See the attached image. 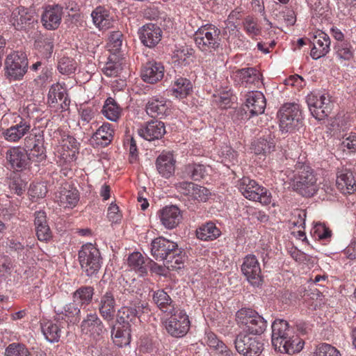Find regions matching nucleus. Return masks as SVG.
<instances>
[{
  "label": "nucleus",
  "instance_id": "f257e3e1",
  "mask_svg": "<svg viewBox=\"0 0 356 356\" xmlns=\"http://www.w3.org/2000/svg\"><path fill=\"white\" fill-rule=\"evenodd\" d=\"M7 161L13 169H26L30 161L40 162L46 159L44 138L40 134H30L24 138V150L14 147L6 152Z\"/></svg>",
  "mask_w": 356,
  "mask_h": 356
},
{
  "label": "nucleus",
  "instance_id": "f03ea898",
  "mask_svg": "<svg viewBox=\"0 0 356 356\" xmlns=\"http://www.w3.org/2000/svg\"><path fill=\"white\" fill-rule=\"evenodd\" d=\"M272 343L280 353L293 355L300 352L304 341L295 334L287 321L277 319L272 324Z\"/></svg>",
  "mask_w": 356,
  "mask_h": 356
},
{
  "label": "nucleus",
  "instance_id": "7ed1b4c3",
  "mask_svg": "<svg viewBox=\"0 0 356 356\" xmlns=\"http://www.w3.org/2000/svg\"><path fill=\"white\" fill-rule=\"evenodd\" d=\"M151 253L158 261H163V264L169 270H176L181 268L184 254L178 248L176 243L164 237H158L152 241Z\"/></svg>",
  "mask_w": 356,
  "mask_h": 356
},
{
  "label": "nucleus",
  "instance_id": "20e7f679",
  "mask_svg": "<svg viewBox=\"0 0 356 356\" xmlns=\"http://www.w3.org/2000/svg\"><path fill=\"white\" fill-rule=\"evenodd\" d=\"M220 30L213 24H205L194 33L197 47L205 54H213L221 49Z\"/></svg>",
  "mask_w": 356,
  "mask_h": 356
},
{
  "label": "nucleus",
  "instance_id": "39448f33",
  "mask_svg": "<svg viewBox=\"0 0 356 356\" xmlns=\"http://www.w3.org/2000/svg\"><path fill=\"white\" fill-rule=\"evenodd\" d=\"M236 320L243 332L260 335L267 327V321L251 308H242L236 314Z\"/></svg>",
  "mask_w": 356,
  "mask_h": 356
},
{
  "label": "nucleus",
  "instance_id": "423d86ee",
  "mask_svg": "<svg viewBox=\"0 0 356 356\" xmlns=\"http://www.w3.org/2000/svg\"><path fill=\"white\" fill-rule=\"evenodd\" d=\"M101 256L99 250L92 243L82 245L79 252V260L82 270L88 276L97 274L101 268Z\"/></svg>",
  "mask_w": 356,
  "mask_h": 356
},
{
  "label": "nucleus",
  "instance_id": "0eeeda50",
  "mask_svg": "<svg viewBox=\"0 0 356 356\" xmlns=\"http://www.w3.org/2000/svg\"><path fill=\"white\" fill-rule=\"evenodd\" d=\"M238 189L242 195L250 200L259 202L264 205H267L271 202L270 193L248 177H243L239 181Z\"/></svg>",
  "mask_w": 356,
  "mask_h": 356
},
{
  "label": "nucleus",
  "instance_id": "6e6552de",
  "mask_svg": "<svg viewBox=\"0 0 356 356\" xmlns=\"http://www.w3.org/2000/svg\"><path fill=\"white\" fill-rule=\"evenodd\" d=\"M234 345L236 351L244 356H259L264 349L259 337L245 332L236 335Z\"/></svg>",
  "mask_w": 356,
  "mask_h": 356
},
{
  "label": "nucleus",
  "instance_id": "1a4fd4ad",
  "mask_svg": "<svg viewBox=\"0 0 356 356\" xmlns=\"http://www.w3.org/2000/svg\"><path fill=\"white\" fill-rule=\"evenodd\" d=\"M306 101L312 115L321 120L329 115L333 107V103L328 95L311 92Z\"/></svg>",
  "mask_w": 356,
  "mask_h": 356
},
{
  "label": "nucleus",
  "instance_id": "9d476101",
  "mask_svg": "<svg viewBox=\"0 0 356 356\" xmlns=\"http://www.w3.org/2000/svg\"><path fill=\"white\" fill-rule=\"evenodd\" d=\"M6 70L10 79L17 80L26 74L28 67V60L24 52L15 51L10 54L6 60Z\"/></svg>",
  "mask_w": 356,
  "mask_h": 356
},
{
  "label": "nucleus",
  "instance_id": "9b49d317",
  "mask_svg": "<svg viewBox=\"0 0 356 356\" xmlns=\"http://www.w3.org/2000/svg\"><path fill=\"white\" fill-rule=\"evenodd\" d=\"M149 312L148 305L143 302H138L131 306H124L118 309L116 315V321L120 325H131L140 322L141 314Z\"/></svg>",
  "mask_w": 356,
  "mask_h": 356
},
{
  "label": "nucleus",
  "instance_id": "f8f14e48",
  "mask_svg": "<svg viewBox=\"0 0 356 356\" xmlns=\"http://www.w3.org/2000/svg\"><path fill=\"white\" fill-rule=\"evenodd\" d=\"M295 189L302 196L309 197L317 191V178L314 170L308 165H304L299 172Z\"/></svg>",
  "mask_w": 356,
  "mask_h": 356
},
{
  "label": "nucleus",
  "instance_id": "ddd939ff",
  "mask_svg": "<svg viewBox=\"0 0 356 356\" xmlns=\"http://www.w3.org/2000/svg\"><path fill=\"white\" fill-rule=\"evenodd\" d=\"M10 22L18 31H26L38 22L35 13L30 9L19 6L15 8L10 15Z\"/></svg>",
  "mask_w": 356,
  "mask_h": 356
},
{
  "label": "nucleus",
  "instance_id": "4468645a",
  "mask_svg": "<svg viewBox=\"0 0 356 356\" xmlns=\"http://www.w3.org/2000/svg\"><path fill=\"white\" fill-rule=\"evenodd\" d=\"M168 334L174 337H182L188 331L190 322L188 316L182 311L176 312L165 323Z\"/></svg>",
  "mask_w": 356,
  "mask_h": 356
},
{
  "label": "nucleus",
  "instance_id": "2eb2a0df",
  "mask_svg": "<svg viewBox=\"0 0 356 356\" xmlns=\"http://www.w3.org/2000/svg\"><path fill=\"white\" fill-rule=\"evenodd\" d=\"M280 118V127L282 131H291L297 127L299 118L300 111L298 105L295 104H284L278 112Z\"/></svg>",
  "mask_w": 356,
  "mask_h": 356
},
{
  "label": "nucleus",
  "instance_id": "dca6fc26",
  "mask_svg": "<svg viewBox=\"0 0 356 356\" xmlns=\"http://www.w3.org/2000/svg\"><path fill=\"white\" fill-rule=\"evenodd\" d=\"M241 271L251 285L254 286L261 285L263 277L261 267L254 255L248 254L244 258L241 265Z\"/></svg>",
  "mask_w": 356,
  "mask_h": 356
},
{
  "label": "nucleus",
  "instance_id": "f3484780",
  "mask_svg": "<svg viewBox=\"0 0 356 356\" xmlns=\"http://www.w3.org/2000/svg\"><path fill=\"white\" fill-rule=\"evenodd\" d=\"M81 330L83 334L97 339L101 337L106 329L96 312L88 314L81 323Z\"/></svg>",
  "mask_w": 356,
  "mask_h": 356
},
{
  "label": "nucleus",
  "instance_id": "a211bd4d",
  "mask_svg": "<svg viewBox=\"0 0 356 356\" xmlns=\"http://www.w3.org/2000/svg\"><path fill=\"white\" fill-rule=\"evenodd\" d=\"M63 8L58 4L48 5L44 8L41 22L47 30H56L61 23Z\"/></svg>",
  "mask_w": 356,
  "mask_h": 356
},
{
  "label": "nucleus",
  "instance_id": "6ab92c4d",
  "mask_svg": "<svg viewBox=\"0 0 356 356\" xmlns=\"http://www.w3.org/2000/svg\"><path fill=\"white\" fill-rule=\"evenodd\" d=\"M139 38L141 42L149 48L156 47L162 38L161 28L153 23H148L143 25L138 31Z\"/></svg>",
  "mask_w": 356,
  "mask_h": 356
},
{
  "label": "nucleus",
  "instance_id": "aec40b11",
  "mask_svg": "<svg viewBox=\"0 0 356 356\" xmlns=\"http://www.w3.org/2000/svg\"><path fill=\"white\" fill-rule=\"evenodd\" d=\"M313 47L310 56L314 60L325 56L330 51V38L327 34L321 31H317L312 40Z\"/></svg>",
  "mask_w": 356,
  "mask_h": 356
},
{
  "label": "nucleus",
  "instance_id": "412c9836",
  "mask_svg": "<svg viewBox=\"0 0 356 356\" xmlns=\"http://www.w3.org/2000/svg\"><path fill=\"white\" fill-rule=\"evenodd\" d=\"M116 301L112 291H107L98 301V311L99 314L106 321H111L114 319Z\"/></svg>",
  "mask_w": 356,
  "mask_h": 356
},
{
  "label": "nucleus",
  "instance_id": "4be33fe9",
  "mask_svg": "<svg viewBox=\"0 0 356 356\" xmlns=\"http://www.w3.org/2000/svg\"><path fill=\"white\" fill-rule=\"evenodd\" d=\"M161 223L168 229L176 227L181 219V211L177 206L165 207L157 213Z\"/></svg>",
  "mask_w": 356,
  "mask_h": 356
},
{
  "label": "nucleus",
  "instance_id": "5701e85b",
  "mask_svg": "<svg viewBox=\"0 0 356 356\" xmlns=\"http://www.w3.org/2000/svg\"><path fill=\"white\" fill-rule=\"evenodd\" d=\"M166 133L164 123L152 120L138 129V134L147 140L151 141L161 138Z\"/></svg>",
  "mask_w": 356,
  "mask_h": 356
},
{
  "label": "nucleus",
  "instance_id": "b1692460",
  "mask_svg": "<svg viewBox=\"0 0 356 356\" xmlns=\"http://www.w3.org/2000/svg\"><path fill=\"white\" fill-rule=\"evenodd\" d=\"M266 106V99L262 92L252 91L246 95L245 107L249 111L250 115L262 114Z\"/></svg>",
  "mask_w": 356,
  "mask_h": 356
},
{
  "label": "nucleus",
  "instance_id": "393cba45",
  "mask_svg": "<svg viewBox=\"0 0 356 356\" xmlns=\"http://www.w3.org/2000/svg\"><path fill=\"white\" fill-rule=\"evenodd\" d=\"M163 76L164 67L161 63L149 62L145 64L141 72L143 80L149 83L161 81Z\"/></svg>",
  "mask_w": 356,
  "mask_h": 356
},
{
  "label": "nucleus",
  "instance_id": "a878e982",
  "mask_svg": "<svg viewBox=\"0 0 356 356\" xmlns=\"http://www.w3.org/2000/svg\"><path fill=\"white\" fill-rule=\"evenodd\" d=\"M57 199L60 206L72 208L76 205L79 200V193L76 188L65 184L60 188Z\"/></svg>",
  "mask_w": 356,
  "mask_h": 356
},
{
  "label": "nucleus",
  "instance_id": "bb28decb",
  "mask_svg": "<svg viewBox=\"0 0 356 356\" xmlns=\"http://www.w3.org/2000/svg\"><path fill=\"white\" fill-rule=\"evenodd\" d=\"M34 225L38 240L47 241L51 238V232L47 223L46 213L38 211L34 213Z\"/></svg>",
  "mask_w": 356,
  "mask_h": 356
},
{
  "label": "nucleus",
  "instance_id": "cd10ccee",
  "mask_svg": "<svg viewBox=\"0 0 356 356\" xmlns=\"http://www.w3.org/2000/svg\"><path fill=\"white\" fill-rule=\"evenodd\" d=\"M67 90L63 85L53 84L49 91L48 102L51 104H58L62 109H66L70 104Z\"/></svg>",
  "mask_w": 356,
  "mask_h": 356
},
{
  "label": "nucleus",
  "instance_id": "c85d7f7f",
  "mask_svg": "<svg viewBox=\"0 0 356 356\" xmlns=\"http://www.w3.org/2000/svg\"><path fill=\"white\" fill-rule=\"evenodd\" d=\"M147 114L152 118H160L165 115L168 106L166 100L163 97H153L147 101L145 106Z\"/></svg>",
  "mask_w": 356,
  "mask_h": 356
},
{
  "label": "nucleus",
  "instance_id": "c756f323",
  "mask_svg": "<svg viewBox=\"0 0 356 356\" xmlns=\"http://www.w3.org/2000/svg\"><path fill=\"white\" fill-rule=\"evenodd\" d=\"M156 168L159 173L165 178L171 177L175 169V160L170 153H163L156 159Z\"/></svg>",
  "mask_w": 356,
  "mask_h": 356
},
{
  "label": "nucleus",
  "instance_id": "7c9ffc66",
  "mask_svg": "<svg viewBox=\"0 0 356 356\" xmlns=\"http://www.w3.org/2000/svg\"><path fill=\"white\" fill-rule=\"evenodd\" d=\"M336 186L342 193H353L356 191V181L353 173L346 170L339 172Z\"/></svg>",
  "mask_w": 356,
  "mask_h": 356
},
{
  "label": "nucleus",
  "instance_id": "2f4dec72",
  "mask_svg": "<svg viewBox=\"0 0 356 356\" xmlns=\"http://www.w3.org/2000/svg\"><path fill=\"white\" fill-rule=\"evenodd\" d=\"M92 22L99 30H107L112 26L113 17L103 7L96 8L91 13Z\"/></svg>",
  "mask_w": 356,
  "mask_h": 356
},
{
  "label": "nucleus",
  "instance_id": "473e14b6",
  "mask_svg": "<svg viewBox=\"0 0 356 356\" xmlns=\"http://www.w3.org/2000/svg\"><path fill=\"white\" fill-rule=\"evenodd\" d=\"M153 300L157 307L168 314H172L175 307L170 296L164 290H158L154 293Z\"/></svg>",
  "mask_w": 356,
  "mask_h": 356
},
{
  "label": "nucleus",
  "instance_id": "72a5a7b5",
  "mask_svg": "<svg viewBox=\"0 0 356 356\" xmlns=\"http://www.w3.org/2000/svg\"><path fill=\"white\" fill-rule=\"evenodd\" d=\"M208 174V167L199 163L186 165L182 172L183 178H190L194 181H200Z\"/></svg>",
  "mask_w": 356,
  "mask_h": 356
},
{
  "label": "nucleus",
  "instance_id": "f704fd0d",
  "mask_svg": "<svg viewBox=\"0 0 356 356\" xmlns=\"http://www.w3.org/2000/svg\"><path fill=\"white\" fill-rule=\"evenodd\" d=\"M220 230L212 222L202 224L196 230L197 237L202 241H213L220 236Z\"/></svg>",
  "mask_w": 356,
  "mask_h": 356
},
{
  "label": "nucleus",
  "instance_id": "c9c22d12",
  "mask_svg": "<svg viewBox=\"0 0 356 356\" xmlns=\"http://www.w3.org/2000/svg\"><path fill=\"white\" fill-rule=\"evenodd\" d=\"M236 74L243 83L254 85L258 88H260L261 74L256 69L253 67L243 68L237 70Z\"/></svg>",
  "mask_w": 356,
  "mask_h": 356
},
{
  "label": "nucleus",
  "instance_id": "e433bc0d",
  "mask_svg": "<svg viewBox=\"0 0 356 356\" xmlns=\"http://www.w3.org/2000/svg\"><path fill=\"white\" fill-rule=\"evenodd\" d=\"M132 331L133 327H131V325H122L116 329L113 327L112 336L114 343L120 347L129 344Z\"/></svg>",
  "mask_w": 356,
  "mask_h": 356
},
{
  "label": "nucleus",
  "instance_id": "4c0bfd02",
  "mask_svg": "<svg viewBox=\"0 0 356 356\" xmlns=\"http://www.w3.org/2000/svg\"><path fill=\"white\" fill-rule=\"evenodd\" d=\"M54 310L59 318H63V316H65L70 321H72L74 318L75 320L79 319L81 314V309L77 306V302L74 301L66 304L63 307L56 305Z\"/></svg>",
  "mask_w": 356,
  "mask_h": 356
},
{
  "label": "nucleus",
  "instance_id": "58836bf2",
  "mask_svg": "<svg viewBox=\"0 0 356 356\" xmlns=\"http://www.w3.org/2000/svg\"><path fill=\"white\" fill-rule=\"evenodd\" d=\"M114 130L109 123H104L93 134L92 139L102 146L108 145L113 140Z\"/></svg>",
  "mask_w": 356,
  "mask_h": 356
},
{
  "label": "nucleus",
  "instance_id": "ea45409f",
  "mask_svg": "<svg viewBox=\"0 0 356 356\" xmlns=\"http://www.w3.org/2000/svg\"><path fill=\"white\" fill-rule=\"evenodd\" d=\"M127 264L131 269L135 270L141 276L147 273L146 260L139 252H134L129 256Z\"/></svg>",
  "mask_w": 356,
  "mask_h": 356
},
{
  "label": "nucleus",
  "instance_id": "a19ab883",
  "mask_svg": "<svg viewBox=\"0 0 356 356\" xmlns=\"http://www.w3.org/2000/svg\"><path fill=\"white\" fill-rule=\"evenodd\" d=\"M42 331L49 342H57L60 337L61 325L58 321H47L42 325Z\"/></svg>",
  "mask_w": 356,
  "mask_h": 356
},
{
  "label": "nucleus",
  "instance_id": "79ce46f5",
  "mask_svg": "<svg viewBox=\"0 0 356 356\" xmlns=\"http://www.w3.org/2000/svg\"><path fill=\"white\" fill-rule=\"evenodd\" d=\"M94 295V288L90 286H83L77 289L72 295L74 302L83 305H89Z\"/></svg>",
  "mask_w": 356,
  "mask_h": 356
},
{
  "label": "nucleus",
  "instance_id": "37998d69",
  "mask_svg": "<svg viewBox=\"0 0 356 356\" xmlns=\"http://www.w3.org/2000/svg\"><path fill=\"white\" fill-rule=\"evenodd\" d=\"M102 113L108 120L116 122L120 118L121 108L113 98L109 97L106 100Z\"/></svg>",
  "mask_w": 356,
  "mask_h": 356
},
{
  "label": "nucleus",
  "instance_id": "c03bdc74",
  "mask_svg": "<svg viewBox=\"0 0 356 356\" xmlns=\"http://www.w3.org/2000/svg\"><path fill=\"white\" fill-rule=\"evenodd\" d=\"M275 143L271 138H259L252 143V149L256 154H266L274 150Z\"/></svg>",
  "mask_w": 356,
  "mask_h": 356
},
{
  "label": "nucleus",
  "instance_id": "a18cd8bd",
  "mask_svg": "<svg viewBox=\"0 0 356 356\" xmlns=\"http://www.w3.org/2000/svg\"><path fill=\"white\" fill-rule=\"evenodd\" d=\"M191 89L192 84L186 78L179 77L175 81L173 90L177 94V97L179 96L180 98L185 97Z\"/></svg>",
  "mask_w": 356,
  "mask_h": 356
},
{
  "label": "nucleus",
  "instance_id": "49530a36",
  "mask_svg": "<svg viewBox=\"0 0 356 356\" xmlns=\"http://www.w3.org/2000/svg\"><path fill=\"white\" fill-rule=\"evenodd\" d=\"M77 63L73 59L68 57L60 58L58 64V70L63 74L70 75L75 72Z\"/></svg>",
  "mask_w": 356,
  "mask_h": 356
},
{
  "label": "nucleus",
  "instance_id": "de8ad7c7",
  "mask_svg": "<svg viewBox=\"0 0 356 356\" xmlns=\"http://www.w3.org/2000/svg\"><path fill=\"white\" fill-rule=\"evenodd\" d=\"M5 355L6 356H31L25 346L17 343L10 344L6 349Z\"/></svg>",
  "mask_w": 356,
  "mask_h": 356
},
{
  "label": "nucleus",
  "instance_id": "09e8293b",
  "mask_svg": "<svg viewBox=\"0 0 356 356\" xmlns=\"http://www.w3.org/2000/svg\"><path fill=\"white\" fill-rule=\"evenodd\" d=\"M208 344L210 347L219 350L225 356H233L232 352L227 348V346L213 334L208 336Z\"/></svg>",
  "mask_w": 356,
  "mask_h": 356
},
{
  "label": "nucleus",
  "instance_id": "8fccbe9b",
  "mask_svg": "<svg viewBox=\"0 0 356 356\" xmlns=\"http://www.w3.org/2000/svg\"><path fill=\"white\" fill-rule=\"evenodd\" d=\"M316 356H341L340 352L334 346L328 343H321L317 346L315 352Z\"/></svg>",
  "mask_w": 356,
  "mask_h": 356
},
{
  "label": "nucleus",
  "instance_id": "3c124183",
  "mask_svg": "<svg viewBox=\"0 0 356 356\" xmlns=\"http://www.w3.org/2000/svg\"><path fill=\"white\" fill-rule=\"evenodd\" d=\"M191 191H192L191 197L199 202H206L211 194L207 188L195 184L193 188Z\"/></svg>",
  "mask_w": 356,
  "mask_h": 356
},
{
  "label": "nucleus",
  "instance_id": "603ef678",
  "mask_svg": "<svg viewBox=\"0 0 356 356\" xmlns=\"http://www.w3.org/2000/svg\"><path fill=\"white\" fill-rule=\"evenodd\" d=\"M122 33L118 31L110 34L108 43L110 51L116 52L120 50L122 44Z\"/></svg>",
  "mask_w": 356,
  "mask_h": 356
},
{
  "label": "nucleus",
  "instance_id": "864d4df0",
  "mask_svg": "<svg viewBox=\"0 0 356 356\" xmlns=\"http://www.w3.org/2000/svg\"><path fill=\"white\" fill-rule=\"evenodd\" d=\"M193 54L194 49L192 47L184 45L177 47L174 51V56L179 60L186 61V58L191 57Z\"/></svg>",
  "mask_w": 356,
  "mask_h": 356
},
{
  "label": "nucleus",
  "instance_id": "5fc2aeb1",
  "mask_svg": "<svg viewBox=\"0 0 356 356\" xmlns=\"http://www.w3.org/2000/svg\"><path fill=\"white\" fill-rule=\"evenodd\" d=\"M337 54L340 58L350 60L353 56V52L348 43H342L337 47Z\"/></svg>",
  "mask_w": 356,
  "mask_h": 356
},
{
  "label": "nucleus",
  "instance_id": "6e6d98bb",
  "mask_svg": "<svg viewBox=\"0 0 356 356\" xmlns=\"http://www.w3.org/2000/svg\"><path fill=\"white\" fill-rule=\"evenodd\" d=\"M243 26L245 30L249 34L257 35L259 33V29L258 27L257 23L252 17H246L243 22Z\"/></svg>",
  "mask_w": 356,
  "mask_h": 356
},
{
  "label": "nucleus",
  "instance_id": "4d7b16f0",
  "mask_svg": "<svg viewBox=\"0 0 356 356\" xmlns=\"http://www.w3.org/2000/svg\"><path fill=\"white\" fill-rule=\"evenodd\" d=\"M1 134L4 139L8 142L15 143L19 140L22 138L15 129L12 127L8 129H2Z\"/></svg>",
  "mask_w": 356,
  "mask_h": 356
},
{
  "label": "nucleus",
  "instance_id": "13d9d810",
  "mask_svg": "<svg viewBox=\"0 0 356 356\" xmlns=\"http://www.w3.org/2000/svg\"><path fill=\"white\" fill-rule=\"evenodd\" d=\"M11 127L14 128V129H15V131H17V134H19L21 138H22L25 134L29 133L31 129L30 123L23 119H20L19 122Z\"/></svg>",
  "mask_w": 356,
  "mask_h": 356
},
{
  "label": "nucleus",
  "instance_id": "bf43d9fd",
  "mask_svg": "<svg viewBox=\"0 0 356 356\" xmlns=\"http://www.w3.org/2000/svg\"><path fill=\"white\" fill-rule=\"evenodd\" d=\"M177 190L184 195L191 196V191L194 187V184L188 181H181L175 184Z\"/></svg>",
  "mask_w": 356,
  "mask_h": 356
},
{
  "label": "nucleus",
  "instance_id": "052dcab7",
  "mask_svg": "<svg viewBox=\"0 0 356 356\" xmlns=\"http://www.w3.org/2000/svg\"><path fill=\"white\" fill-rule=\"evenodd\" d=\"M119 207L115 204H111L108 209V218L111 222H118L120 220Z\"/></svg>",
  "mask_w": 356,
  "mask_h": 356
},
{
  "label": "nucleus",
  "instance_id": "680f3d73",
  "mask_svg": "<svg viewBox=\"0 0 356 356\" xmlns=\"http://www.w3.org/2000/svg\"><path fill=\"white\" fill-rule=\"evenodd\" d=\"M341 146L352 152H356V134H350L347 138H343Z\"/></svg>",
  "mask_w": 356,
  "mask_h": 356
},
{
  "label": "nucleus",
  "instance_id": "e2e57ef3",
  "mask_svg": "<svg viewBox=\"0 0 356 356\" xmlns=\"http://www.w3.org/2000/svg\"><path fill=\"white\" fill-rule=\"evenodd\" d=\"M280 16L282 17L287 26H292L296 22V15L294 11L286 9L280 13Z\"/></svg>",
  "mask_w": 356,
  "mask_h": 356
},
{
  "label": "nucleus",
  "instance_id": "0e129e2a",
  "mask_svg": "<svg viewBox=\"0 0 356 356\" xmlns=\"http://www.w3.org/2000/svg\"><path fill=\"white\" fill-rule=\"evenodd\" d=\"M79 113L80 121H79V124L81 123L82 125H85L93 118V113L91 108H82L80 110Z\"/></svg>",
  "mask_w": 356,
  "mask_h": 356
},
{
  "label": "nucleus",
  "instance_id": "69168bd1",
  "mask_svg": "<svg viewBox=\"0 0 356 356\" xmlns=\"http://www.w3.org/2000/svg\"><path fill=\"white\" fill-rule=\"evenodd\" d=\"M315 233L320 239H326L331 236V231L323 224H317Z\"/></svg>",
  "mask_w": 356,
  "mask_h": 356
},
{
  "label": "nucleus",
  "instance_id": "338daca9",
  "mask_svg": "<svg viewBox=\"0 0 356 356\" xmlns=\"http://www.w3.org/2000/svg\"><path fill=\"white\" fill-rule=\"evenodd\" d=\"M102 71L107 76H116L118 74V67L112 63H107L105 67H103Z\"/></svg>",
  "mask_w": 356,
  "mask_h": 356
},
{
  "label": "nucleus",
  "instance_id": "774afa93",
  "mask_svg": "<svg viewBox=\"0 0 356 356\" xmlns=\"http://www.w3.org/2000/svg\"><path fill=\"white\" fill-rule=\"evenodd\" d=\"M19 179H13L9 183V187L14 191L18 195H21L24 191V187Z\"/></svg>",
  "mask_w": 356,
  "mask_h": 356
}]
</instances>
